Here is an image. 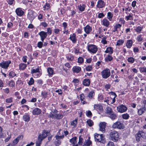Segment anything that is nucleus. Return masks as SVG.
Here are the masks:
<instances>
[{
  "label": "nucleus",
  "mask_w": 146,
  "mask_h": 146,
  "mask_svg": "<svg viewBox=\"0 0 146 146\" xmlns=\"http://www.w3.org/2000/svg\"><path fill=\"white\" fill-rule=\"evenodd\" d=\"M111 139L114 142L117 141L119 139V134L115 131H113L110 133Z\"/></svg>",
  "instance_id": "obj_1"
},
{
  "label": "nucleus",
  "mask_w": 146,
  "mask_h": 146,
  "mask_svg": "<svg viewBox=\"0 0 146 146\" xmlns=\"http://www.w3.org/2000/svg\"><path fill=\"white\" fill-rule=\"evenodd\" d=\"M94 138L95 141L98 142L102 143H104L105 142L103 134L100 135L95 133L94 134Z\"/></svg>",
  "instance_id": "obj_2"
},
{
  "label": "nucleus",
  "mask_w": 146,
  "mask_h": 146,
  "mask_svg": "<svg viewBox=\"0 0 146 146\" xmlns=\"http://www.w3.org/2000/svg\"><path fill=\"white\" fill-rule=\"evenodd\" d=\"M36 16V14L35 11L32 10L29 11L27 15V18L30 20L31 23Z\"/></svg>",
  "instance_id": "obj_3"
},
{
  "label": "nucleus",
  "mask_w": 146,
  "mask_h": 146,
  "mask_svg": "<svg viewBox=\"0 0 146 146\" xmlns=\"http://www.w3.org/2000/svg\"><path fill=\"white\" fill-rule=\"evenodd\" d=\"M101 74L103 78H107L109 77L110 75V70L107 68L105 69L102 71Z\"/></svg>",
  "instance_id": "obj_4"
},
{
  "label": "nucleus",
  "mask_w": 146,
  "mask_h": 146,
  "mask_svg": "<svg viewBox=\"0 0 146 146\" xmlns=\"http://www.w3.org/2000/svg\"><path fill=\"white\" fill-rule=\"evenodd\" d=\"M113 128H118L120 129H123L124 126L123 124L119 121H117L114 123L112 125Z\"/></svg>",
  "instance_id": "obj_5"
},
{
  "label": "nucleus",
  "mask_w": 146,
  "mask_h": 146,
  "mask_svg": "<svg viewBox=\"0 0 146 146\" xmlns=\"http://www.w3.org/2000/svg\"><path fill=\"white\" fill-rule=\"evenodd\" d=\"M11 63V61L10 60L3 61L2 62L0 63V66L3 69H6L8 67Z\"/></svg>",
  "instance_id": "obj_6"
},
{
  "label": "nucleus",
  "mask_w": 146,
  "mask_h": 146,
  "mask_svg": "<svg viewBox=\"0 0 146 146\" xmlns=\"http://www.w3.org/2000/svg\"><path fill=\"white\" fill-rule=\"evenodd\" d=\"M88 50L90 52L93 53H95L98 50V48L97 46L95 45H89L88 46Z\"/></svg>",
  "instance_id": "obj_7"
},
{
  "label": "nucleus",
  "mask_w": 146,
  "mask_h": 146,
  "mask_svg": "<svg viewBox=\"0 0 146 146\" xmlns=\"http://www.w3.org/2000/svg\"><path fill=\"white\" fill-rule=\"evenodd\" d=\"M127 109V107L123 104L120 105L117 107V110L118 112L121 113L126 111Z\"/></svg>",
  "instance_id": "obj_8"
},
{
  "label": "nucleus",
  "mask_w": 146,
  "mask_h": 146,
  "mask_svg": "<svg viewBox=\"0 0 146 146\" xmlns=\"http://www.w3.org/2000/svg\"><path fill=\"white\" fill-rule=\"evenodd\" d=\"M49 131L46 130L42 131V133H40L38 135L40 136V138L42 140L45 139L49 134Z\"/></svg>",
  "instance_id": "obj_9"
},
{
  "label": "nucleus",
  "mask_w": 146,
  "mask_h": 146,
  "mask_svg": "<svg viewBox=\"0 0 146 146\" xmlns=\"http://www.w3.org/2000/svg\"><path fill=\"white\" fill-rule=\"evenodd\" d=\"M144 134V132L142 131H139L138 133L136 135V139L137 141H139L141 137L143 138V135Z\"/></svg>",
  "instance_id": "obj_10"
},
{
  "label": "nucleus",
  "mask_w": 146,
  "mask_h": 146,
  "mask_svg": "<svg viewBox=\"0 0 146 146\" xmlns=\"http://www.w3.org/2000/svg\"><path fill=\"white\" fill-rule=\"evenodd\" d=\"M42 111L41 109L38 108H35L33 109L32 113L34 115H38L41 114Z\"/></svg>",
  "instance_id": "obj_11"
},
{
  "label": "nucleus",
  "mask_w": 146,
  "mask_h": 146,
  "mask_svg": "<svg viewBox=\"0 0 146 146\" xmlns=\"http://www.w3.org/2000/svg\"><path fill=\"white\" fill-rule=\"evenodd\" d=\"M39 35L41 37V40L42 42H43L44 39L47 36V33L44 31H41L39 33Z\"/></svg>",
  "instance_id": "obj_12"
},
{
  "label": "nucleus",
  "mask_w": 146,
  "mask_h": 146,
  "mask_svg": "<svg viewBox=\"0 0 146 146\" xmlns=\"http://www.w3.org/2000/svg\"><path fill=\"white\" fill-rule=\"evenodd\" d=\"M23 138V136L22 135H19L13 141L12 145H16L19 142V140L22 139Z\"/></svg>",
  "instance_id": "obj_13"
},
{
  "label": "nucleus",
  "mask_w": 146,
  "mask_h": 146,
  "mask_svg": "<svg viewBox=\"0 0 146 146\" xmlns=\"http://www.w3.org/2000/svg\"><path fill=\"white\" fill-rule=\"evenodd\" d=\"M15 12L17 15L19 16H21L24 14V12L21 8H18L15 10Z\"/></svg>",
  "instance_id": "obj_14"
},
{
  "label": "nucleus",
  "mask_w": 146,
  "mask_h": 146,
  "mask_svg": "<svg viewBox=\"0 0 146 146\" xmlns=\"http://www.w3.org/2000/svg\"><path fill=\"white\" fill-rule=\"evenodd\" d=\"M105 3L102 0H100L98 2L97 6L98 8H101L103 7L105 5Z\"/></svg>",
  "instance_id": "obj_15"
},
{
  "label": "nucleus",
  "mask_w": 146,
  "mask_h": 146,
  "mask_svg": "<svg viewBox=\"0 0 146 146\" xmlns=\"http://www.w3.org/2000/svg\"><path fill=\"white\" fill-rule=\"evenodd\" d=\"M106 123L105 122H102L100 123L99 124L100 127V130L102 132L104 131L105 130V128L106 127Z\"/></svg>",
  "instance_id": "obj_16"
},
{
  "label": "nucleus",
  "mask_w": 146,
  "mask_h": 146,
  "mask_svg": "<svg viewBox=\"0 0 146 146\" xmlns=\"http://www.w3.org/2000/svg\"><path fill=\"white\" fill-rule=\"evenodd\" d=\"M94 108L97 111H101L103 110L102 106L100 104H95Z\"/></svg>",
  "instance_id": "obj_17"
},
{
  "label": "nucleus",
  "mask_w": 146,
  "mask_h": 146,
  "mask_svg": "<svg viewBox=\"0 0 146 146\" xmlns=\"http://www.w3.org/2000/svg\"><path fill=\"white\" fill-rule=\"evenodd\" d=\"M42 140V139L40 138V136L38 135V137L37 140L36 141V146H40V145Z\"/></svg>",
  "instance_id": "obj_18"
},
{
  "label": "nucleus",
  "mask_w": 146,
  "mask_h": 146,
  "mask_svg": "<svg viewBox=\"0 0 146 146\" xmlns=\"http://www.w3.org/2000/svg\"><path fill=\"white\" fill-rule=\"evenodd\" d=\"M81 70V68L79 66H74L72 68V70L74 72L78 73Z\"/></svg>",
  "instance_id": "obj_19"
},
{
  "label": "nucleus",
  "mask_w": 146,
  "mask_h": 146,
  "mask_svg": "<svg viewBox=\"0 0 146 146\" xmlns=\"http://www.w3.org/2000/svg\"><path fill=\"white\" fill-rule=\"evenodd\" d=\"M23 119L25 121L28 122L30 120V117L28 114L25 113L23 116Z\"/></svg>",
  "instance_id": "obj_20"
},
{
  "label": "nucleus",
  "mask_w": 146,
  "mask_h": 146,
  "mask_svg": "<svg viewBox=\"0 0 146 146\" xmlns=\"http://www.w3.org/2000/svg\"><path fill=\"white\" fill-rule=\"evenodd\" d=\"M77 137H74L72 139H70V142L72 143L74 145V146H78V145L76 144V139Z\"/></svg>",
  "instance_id": "obj_21"
},
{
  "label": "nucleus",
  "mask_w": 146,
  "mask_h": 146,
  "mask_svg": "<svg viewBox=\"0 0 146 146\" xmlns=\"http://www.w3.org/2000/svg\"><path fill=\"white\" fill-rule=\"evenodd\" d=\"M84 31L87 34H88L92 30L91 28L88 25H87L84 29Z\"/></svg>",
  "instance_id": "obj_22"
},
{
  "label": "nucleus",
  "mask_w": 146,
  "mask_h": 146,
  "mask_svg": "<svg viewBox=\"0 0 146 146\" xmlns=\"http://www.w3.org/2000/svg\"><path fill=\"white\" fill-rule=\"evenodd\" d=\"M146 110L145 106L144 105L142 108L138 110V113L139 115H141L145 111H146Z\"/></svg>",
  "instance_id": "obj_23"
},
{
  "label": "nucleus",
  "mask_w": 146,
  "mask_h": 146,
  "mask_svg": "<svg viewBox=\"0 0 146 146\" xmlns=\"http://www.w3.org/2000/svg\"><path fill=\"white\" fill-rule=\"evenodd\" d=\"M105 111H106V113L107 114H108L109 115L113 112L112 108L109 107H106Z\"/></svg>",
  "instance_id": "obj_24"
},
{
  "label": "nucleus",
  "mask_w": 146,
  "mask_h": 146,
  "mask_svg": "<svg viewBox=\"0 0 146 146\" xmlns=\"http://www.w3.org/2000/svg\"><path fill=\"white\" fill-rule=\"evenodd\" d=\"M103 24L106 27H108L109 25V21L106 19H104L102 21Z\"/></svg>",
  "instance_id": "obj_25"
},
{
  "label": "nucleus",
  "mask_w": 146,
  "mask_h": 146,
  "mask_svg": "<svg viewBox=\"0 0 146 146\" xmlns=\"http://www.w3.org/2000/svg\"><path fill=\"white\" fill-rule=\"evenodd\" d=\"M109 117L110 118L113 120H114L117 117V116L113 112L112 113H111L109 115Z\"/></svg>",
  "instance_id": "obj_26"
},
{
  "label": "nucleus",
  "mask_w": 146,
  "mask_h": 146,
  "mask_svg": "<svg viewBox=\"0 0 146 146\" xmlns=\"http://www.w3.org/2000/svg\"><path fill=\"white\" fill-rule=\"evenodd\" d=\"M47 72L50 76H52L53 74V70L51 68H48L47 69Z\"/></svg>",
  "instance_id": "obj_27"
},
{
  "label": "nucleus",
  "mask_w": 146,
  "mask_h": 146,
  "mask_svg": "<svg viewBox=\"0 0 146 146\" xmlns=\"http://www.w3.org/2000/svg\"><path fill=\"white\" fill-rule=\"evenodd\" d=\"M83 83L85 86H89L90 84V81L89 79H85L83 80Z\"/></svg>",
  "instance_id": "obj_28"
},
{
  "label": "nucleus",
  "mask_w": 146,
  "mask_h": 146,
  "mask_svg": "<svg viewBox=\"0 0 146 146\" xmlns=\"http://www.w3.org/2000/svg\"><path fill=\"white\" fill-rule=\"evenodd\" d=\"M40 71V67L38 66L36 69H32L31 70V73L33 74L35 73L39 72Z\"/></svg>",
  "instance_id": "obj_29"
},
{
  "label": "nucleus",
  "mask_w": 146,
  "mask_h": 146,
  "mask_svg": "<svg viewBox=\"0 0 146 146\" xmlns=\"http://www.w3.org/2000/svg\"><path fill=\"white\" fill-rule=\"evenodd\" d=\"M19 69L24 70L26 68L27 65L26 64L21 63L19 64Z\"/></svg>",
  "instance_id": "obj_30"
},
{
  "label": "nucleus",
  "mask_w": 146,
  "mask_h": 146,
  "mask_svg": "<svg viewBox=\"0 0 146 146\" xmlns=\"http://www.w3.org/2000/svg\"><path fill=\"white\" fill-rule=\"evenodd\" d=\"M132 41L131 40H129L127 41L126 44V46L127 48H130L132 46Z\"/></svg>",
  "instance_id": "obj_31"
},
{
  "label": "nucleus",
  "mask_w": 146,
  "mask_h": 146,
  "mask_svg": "<svg viewBox=\"0 0 146 146\" xmlns=\"http://www.w3.org/2000/svg\"><path fill=\"white\" fill-rule=\"evenodd\" d=\"M105 52L106 53H109L111 54L113 52L112 49L111 47H109L107 48Z\"/></svg>",
  "instance_id": "obj_32"
},
{
  "label": "nucleus",
  "mask_w": 146,
  "mask_h": 146,
  "mask_svg": "<svg viewBox=\"0 0 146 146\" xmlns=\"http://www.w3.org/2000/svg\"><path fill=\"white\" fill-rule=\"evenodd\" d=\"M9 76L11 78H13L16 76V74L12 71H11L9 72Z\"/></svg>",
  "instance_id": "obj_33"
},
{
  "label": "nucleus",
  "mask_w": 146,
  "mask_h": 146,
  "mask_svg": "<svg viewBox=\"0 0 146 146\" xmlns=\"http://www.w3.org/2000/svg\"><path fill=\"white\" fill-rule=\"evenodd\" d=\"M8 4L10 5H13L15 3V0H6Z\"/></svg>",
  "instance_id": "obj_34"
},
{
  "label": "nucleus",
  "mask_w": 146,
  "mask_h": 146,
  "mask_svg": "<svg viewBox=\"0 0 146 146\" xmlns=\"http://www.w3.org/2000/svg\"><path fill=\"white\" fill-rule=\"evenodd\" d=\"M85 7V6L84 5H80L78 6V8L80 11H82L84 10Z\"/></svg>",
  "instance_id": "obj_35"
},
{
  "label": "nucleus",
  "mask_w": 146,
  "mask_h": 146,
  "mask_svg": "<svg viewBox=\"0 0 146 146\" xmlns=\"http://www.w3.org/2000/svg\"><path fill=\"white\" fill-rule=\"evenodd\" d=\"M92 144V142L90 140L85 141L84 143V145L85 146H90Z\"/></svg>",
  "instance_id": "obj_36"
},
{
  "label": "nucleus",
  "mask_w": 146,
  "mask_h": 146,
  "mask_svg": "<svg viewBox=\"0 0 146 146\" xmlns=\"http://www.w3.org/2000/svg\"><path fill=\"white\" fill-rule=\"evenodd\" d=\"M63 117V115L61 114H55V118L57 119H60L62 118Z\"/></svg>",
  "instance_id": "obj_37"
},
{
  "label": "nucleus",
  "mask_w": 146,
  "mask_h": 146,
  "mask_svg": "<svg viewBox=\"0 0 146 146\" xmlns=\"http://www.w3.org/2000/svg\"><path fill=\"white\" fill-rule=\"evenodd\" d=\"M8 84L9 86L13 87H14L15 83L13 80H11V81L9 82Z\"/></svg>",
  "instance_id": "obj_38"
},
{
  "label": "nucleus",
  "mask_w": 146,
  "mask_h": 146,
  "mask_svg": "<svg viewBox=\"0 0 146 146\" xmlns=\"http://www.w3.org/2000/svg\"><path fill=\"white\" fill-rule=\"evenodd\" d=\"M122 118L125 119H128L129 117V116L128 114L127 113H124L122 115Z\"/></svg>",
  "instance_id": "obj_39"
},
{
  "label": "nucleus",
  "mask_w": 146,
  "mask_h": 146,
  "mask_svg": "<svg viewBox=\"0 0 146 146\" xmlns=\"http://www.w3.org/2000/svg\"><path fill=\"white\" fill-rule=\"evenodd\" d=\"M34 82V79L32 77L30 78V80L28 82V83L29 85L31 86L33 85Z\"/></svg>",
  "instance_id": "obj_40"
},
{
  "label": "nucleus",
  "mask_w": 146,
  "mask_h": 146,
  "mask_svg": "<svg viewBox=\"0 0 146 146\" xmlns=\"http://www.w3.org/2000/svg\"><path fill=\"white\" fill-rule=\"evenodd\" d=\"M108 18L110 21H111V19L113 17V14L110 12H108L107 13Z\"/></svg>",
  "instance_id": "obj_41"
},
{
  "label": "nucleus",
  "mask_w": 146,
  "mask_h": 146,
  "mask_svg": "<svg viewBox=\"0 0 146 146\" xmlns=\"http://www.w3.org/2000/svg\"><path fill=\"white\" fill-rule=\"evenodd\" d=\"M94 92L93 91H92L90 92L88 95V97L90 98H92L93 96L94 95Z\"/></svg>",
  "instance_id": "obj_42"
},
{
  "label": "nucleus",
  "mask_w": 146,
  "mask_h": 146,
  "mask_svg": "<svg viewBox=\"0 0 146 146\" xmlns=\"http://www.w3.org/2000/svg\"><path fill=\"white\" fill-rule=\"evenodd\" d=\"M13 98L11 97L9 98H7L5 100V102L7 103H11L13 102Z\"/></svg>",
  "instance_id": "obj_43"
},
{
  "label": "nucleus",
  "mask_w": 146,
  "mask_h": 146,
  "mask_svg": "<svg viewBox=\"0 0 146 146\" xmlns=\"http://www.w3.org/2000/svg\"><path fill=\"white\" fill-rule=\"evenodd\" d=\"M121 27V25L119 24H118L117 25H115V26L114 28V29L113 31V32H115L116 31H118L117 30V28H120V27Z\"/></svg>",
  "instance_id": "obj_44"
},
{
  "label": "nucleus",
  "mask_w": 146,
  "mask_h": 146,
  "mask_svg": "<svg viewBox=\"0 0 146 146\" xmlns=\"http://www.w3.org/2000/svg\"><path fill=\"white\" fill-rule=\"evenodd\" d=\"M47 92L44 91H42V92L41 95L42 97L44 98H45L47 97Z\"/></svg>",
  "instance_id": "obj_45"
},
{
  "label": "nucleus",
  "mask_w": 146,
  "mask_h": 146,
  "mask_svg": "<svg viewBox=\"0 0 146 146\" xmlns=\"http://www.w3.org/2000/svg\"><path fill=\"white\" fill-rule=\"evenodd\" d=\"M112 57L110 55H108L106 58V60L107 61H110L112 60Z\"/></svg>",
  "instance_id": "obj_46"
},
{
  "label": "nucleus",
  "mask_w": 146,
  "mask_h": 146,
  "mask_svg": "<svg viewBox=\"0 0 146 146\" xmlns=\"http://www.w3.org/2000/svg\"><path fill=\"white\" fill-rule=\"evenodd\" d=\"M49 7L50 5L46 3L43 7V9L44 10H48L49 8Z\"/></svg>",
  "instance_id": "obj_47"
},
{
  "label": "nucleus",
  "mask_w": 146,
  "mask_h": 146,
  "mask_svg": "<svg viewBox=\"0 0 146 146\" xmlns=\"http://www.w3.org/2000/svg\"><path fill=\"white\" fill-rule=\"evenodd\" d=\"M70 39L72 41L74 42H75L76 40L75 36L74 35H73L72 36H71L70 37Z\"/></svg>",
  "instance_id": "obj_48"
},
{
  "label": "nucleus",
  "mask_w": 146,
  "mask_h": 146,
  "mask_svg": "<svg viewBox=\"0 0 146 146\" xmlns=\"http://www.w3.org/2000/svg\"><path fill=\"white\" fill-rule=\"evenodd\" d=\"M124 42V41L121 40H119L117 41V45L120 46L123 44Z\"/></svg>",
  "instance_id": "obj_49"
},
{
  "label": "nucleus",
  "mask_w": 146,
  "mask_h": 146,
  "mask_svg": "<svg viewBox=\"0 0 146 146\" xmlns=\"http://www.w3.org/2000/svg\"><path fill=\"white\" fill-rule=\"evenodd\" d=\"M79 140L78 144L79 145H82L83 142V139L81 137V136L79 137Z\"/></svg>",
  "instance_id": "obj_50"
},
{
  "label": "nucleus",
  "mask_w": 146,
  "mask_h": 146,
  "mask_svg": "<svg viewBox=\"0 0 146 146\" xmlns=\"http://www.w3.org/2000/svg\"><path fill=\"white\" fill-rule=\"evenodd\" d=\"M32 1H30L29 0H23L22 1V3L24 4L27 5L28 2L32 3Z\"/></svg>",
  "instance_id": "obj_51"
},
{
  "label": "nucleus",
  "mask_w": 146,
  "mask_h": 146,
  "mask_svg": "<svg viewBox=\"0 0 146 146\" xmlns=\"http://www.w3.org/2000/svg\"><path fill=\"white\" fill-rule=\"evenodd\" d=\"M139 70L141 72L146 73V68L145 67H141L139 68Z\"/></svg>",
  "instance_id": "obj_52"
},
{
  "label": "nucleus",
  "mask_w": 146,
  "mask_h": 146,
  "mask_svg": "<svg viewBox=\"0 0 146 146\" xmlns=\"http://www.w3.org/2000/svg\"><path fill=\"white\" fill-rule=\"evenodd\" d=\"M43 42L42 41L38 42L37 43V47L40 48H42L43 45Z\"/></svg>",
  "instance_id": "obj_53"
},
{
  "label": "nucleus",
  "mask_w": 146,
  "mask_h": 146,
  "mask_svg": "<svg viewBox=\"0 0 146 146\" xmlns=\"http://www.w3.org/2000/svg\"><path fill=\"white\" fill-rule=\"evenodd\" d=\"M142 28L141 27H136L135 30L137 32L140 33L142 30Z\"/></svg>",
  "instance_id": "obj_54"
},
{
  "label": "nucleus",
  "mask_w": 146,
  "mask_h": 146,
  "mask_svg": "<svg viewBox=\"0 0 146 146\" xmlns=\"http://www.w3.org/2000/svg\"><path fill=\"white\" fill-rule=\"evenodd\" d=\"M88 124L90 126H91L93 124V122L91 120H89L87 121Z\"/></svg>",
  "instance_id": "obj_55"
},
{
  "label": "nucleus",
  "mask_w": 146,
  "mask_h": 146,
  "mask_svg": "<svg viewBox=\"0 0 146 146\" xmlns=\"http://www.w3.org/2000/svg\"><path fill=\"white\" fill-rule=\"evenodd\" d=\"M50 113V118L54 119L55 118V113L53 111Z\"/></svg>",
  "instance_id": "obj_56"
},
{
  "label": "nucleus",
  "mask_w": 146,
  "mask_h": 146,
  "mask_svg": "<svg viewBox=\"0 0 146 146\" xmlns=\"http://www.w3.org/2000/svg\"><path fill=\"white\" fill-rule=\"evenodd\" d=\"M84 61L83 58L82 57H80L78 59V62L79 63H81Z\"/></svg>",
  "instance_id": "obj_57"
},
{
  "label": "nucleus",
  "mask_w": 146,
  "mask_h": 146,
  "mask_svg": "<svg viewBox=\"0 0 146 146\" xmlns=\"http://www.w3.org/2000/svg\"><path fill=\"white\" fill-rule=\"evenodd\" d=\"M106 37H105L102 40L101 42L104 44H105L107 43V41L106 40Z\"/></svg>",
  "instance_id": "obj_58"
},
{
  "label": "nucleus",
  "mask_w": 146,
  "mask_h": 146,
  "mask_svg": "<svg viewBox=\"0 0 146 146\" xmlns=\"http://www.w3.org/2000/svg\"><path fill=\"white\" fill-rule=\"evenodd\" d=\"M128 61L129 62L133 63L134 61V59L132 57H130L128 59Z\"/></svg>",
  "instance_id": "obj_59"
},
{
  "label": "nucleus",
  "mask_w": 146,
  "mask_h": 146,
  "mask_svg": "<svg viewBox=\"0 0 146 146\" xmlns=\"http://www.w3.org/2000/svg\"><path fill=\"white\" fill-rule=\"evenodd\" d=\"M86 115L88 117H90L92 115V113L91 111H87L86 112Z\"/></svg>",
  "instance_id": "obj_60"
},
{
  "label": "nucleus",
  "mask_w": 146,
  "mask_h": 146,
  "mask_svg": "<svg viewBox=\"0 0 146 146\" xmlns=\"http://www.w3.org/2000/svg\"><path fill=\"white\" fill-rule=\"evenodd\" d=\"M13 25V23L11 22H10L8 23L7 27L9 28H11Z\"/></svg>",
  "instance_id": "obj_61"
},
{
  "label": "nucleus",
  "mask_w": 146,
  "mask_h": 146,
  "mask_svg": "<svg viewBox=\"0 0 146 146\" xmlns=\"http://www.w3.org/2000/svg\"><path fill=\"white\" fill-rule=\"evenodd\" d=\"M37 83L38 85H42L43 83V82L42 80L39 79L37 80Z\"/></svg>",
  "instance_id": "obj_62"
},
{
  "label": "nucleus",
  "mask_w": 146,
  "mask_h": 146,
  "mask_svg": "<svg viewBox=\"0 0 146 146\" xmlns=\"http://www.w3.org/2000/svg\"><path fill=\"white\" fill-rule=\"evenodd\" d=\"M77 123V121L76 120H75L73 121L71 123V125H72L74 126L76 125Z\"/></svg>",
  "instance_id": "obj_63"
},
{
  "label": "nucleus",
  "mask_w": 146,
  "mask_h": 146,
  "mask_svg": "<svg viewBox=\"0 0 146 146\" xmlns=\"http://www.w3.org/2000/svg\"><path fill=\"white\" fill-rule=\"evenodd\" d=\"M107 146H115L113 142L111 141H109L107 145Z\"/></svg>",
  "instance_id": "obj_64"
}]
</instances>
